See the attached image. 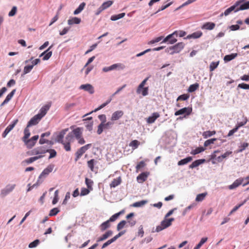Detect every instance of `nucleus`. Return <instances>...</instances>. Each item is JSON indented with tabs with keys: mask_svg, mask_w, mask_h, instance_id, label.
Masks as SVG:
<instances>
[{
	"mask_svg": "<svg viewBox=\"0 0 249 249\" xmlns=\"http://www.w3.org/2000/svg\"><path fill=\"white\" fill-rule=\"evenodd\" d=\"M74 139L78 140V143L80 144L85 143V141L82 137V128L77 127L74 129L72 131L69 132L67 135V140L69 142H73Z\"/></svg>",
	"mask_w": 249,
	"mask_h": 249,
	"instance_id": "obj_1",
	"label": "nucleus"
},
{
	"mask_svg": "<svg viewBox=\"0 0 249 249\" xmlns=\"http://www.w3.org/2000/svg\"><path fill=\"white\" fill-rule=\"evenodd\" d=\"M184 46L185 44L184 43L179 42L174 46L167 48L165 50V52L173 55L174 53H179L184 48Z\"/></svg>",
	"mask_w": 249,
	"mask_h": 249,
	"instance_id": "obj_2",
	"label": "nucleus"
},
{
	"mask_svg": "<svg viewBox=\"0 0 249 249\" xmlns=\"http://www.w3.org/2000/svg\"><path fill=\"white\" fill-rule=\"evenodd\" d=\"M64 137L63 135L59 134L55 138V141L63 144L66 151H70L71 150V142L67 141V136L64 140L63 139Z\"/></svg>",
	"mask_w": 249,
	"mask_h": 249,
	"instance_id": "obj_3",
	"label": "nucleus"
},
{
	"mask_svg": "<svg viewBox=\"0 0 249 249\" xmlns=\"http://www.w3.org/2000/svg\"><path fill=\"white\" fill-rule=\"evenodd\" d=\"M237 6L236 11L249 9V0H238L235 2Z\"/></svg>",
	"mask_w": 249,
	"mask_h": 249,
	"instance_id": "obj_4",
	"label": "nucleus"
},
{
	"mask_svg": "<svg viewBox=\"0 0 249 249\" xmlns=\"http://www.w3.org/2000/svg\"><path fill=\"white\" fill-rule=\"evenodd\" d=\"M16 184H7L4 188L0 190V196L3 198L12 192L15 188Z\"/></svg>",
	"mask_w": 249,
	"mask_h": 249,
	"instance_id": "obj_5",
	"label": "nucleus"
},
{
	"mask_svg": "<svg viewBox=\"0 0 249 249\" xmlns=\"http://www.w3.org/2000/svg\"><path fill=\"white\" fill-rule=\"evenodd\" d=\"M91 146V144L89 143V144H87L81 147L79 149H78L75 154V158L74 159L75 161H77L81 157V156L83 155V154L84 153H85L87 150H88L89 148H90Z\"/></svg>",
	"mask_w": 249,
	"mask_h": 249,
	"instance_id": "obj_6",
	"label": "nucleus"
},
{
	"mask_svg": "<svg viewBox=\"0 0 249 249\" xmlns=\"http://www.w3.org/2000/svg\"><path fill=\"white\" fill-rule=\"evenodd\" d=\"M125 66L122 63L114 64L109 67H105L103 68L102 71L105 72H107L115 70H124Z\"/></svg>",
	"mask_w": 249,
	"mask_h": 249,
	"instance_id": "obj_7",
	"label": "nucleus"
},
{
	"mask_svg": "<svg viewBox=\"0 0 249 249\" xmlns=\"http://www.w3.org/2000/svg\"><path fill=\"white\" fill-rule=\"evenodd\" d=\"M46 149L44 146H40L28 151L27 154L30 156L33 155H43V154L46 153Z\"/></svg>",
	"mask_w": 249,
	"mask_h": 249,
	"instance_id": "obj_8",
	"label": "nucleus"
},
{
	"mask_svg": "<svg viewBox=\"0 0 249 249\" xmlns=\"http://www.w3.org/2000/svg\"><path fill=\"white\" fill-rule=\"evenodd\" d=\"M54 165L53 164L49 165L45 169H44L39 175L37 179V182L41 180L42 178H45L51 172H52Z\"/></svg>",
	"mask_w": 249,
	"mask_h": 249,
	"instance_id": "obj_9",
	"label": "nucleus"
},
{
	"mask_svg": "<svg viewBox=\"0 0 249 249\" xmlns=\"http://www.w3.org/2000/svg\"><path fill=\"white\" fill-rule=\"evenodd\" d=\"M176 34V32H174L172 34L168 35L163 39L161 43L167 42L168 44H173L177 41Z\"/></svg>",
	"mask_w": 249,
	"mask_h": 249,
	"instance_id": "obj_10",
	"label": "nucleus"
},
{
	"mask_svg": "<svg viewBox=\"0 0 249 249\" xmlns=\"http://www.w3.org/2000/svg\"><path fill=\"white\" fill-rule=\"evenodd\" d=\"M18 119L14 120L12 123L10 124L5 129L4 132L2 134V137L5 138L7 135L13 129L16 124L18 123Z\"/></svg>",
	"mask_w": 249,
	"mask_h": 249,
	"instance_id": "obj_11",
	"label": "nucleus"
},
{
	"mask_svg": "<svg viewBox=\"0 0 249 249\" xmlns=\"http://www.w3.org/2000/svg\"><path fill=\"white\" fill-rule=\"evenodd\" d=\"M192 109L191 107H184L182 108L175 113V116L185 114V115H189L191 114Z\"/></svg>",
	"mask_w": 249,
	"mask_h": 249,
	"instance_id": "obj_12",
	"label": "nucleus"
},
{
	"mask_svg": "<svg viewBox=\"0 0 249 249\" xmlns=\"http://www.w3.org/2000/svg\"><path fill=\"white\" fill-rule=\"evenodd\" d=\"M79 89L88 91L90 94H92L94 93V87L89 84L81 85L79 87Z\"/></svg>",
	"mask_w": 249,
	"mask_h": 249,
	"instance_id": "obj_13",
	"label": "nucleus"
},
{
	"mask_svg": "<svg viewBox=\"0 0 249 249\" xmlns=\"http://www.w3.org/2000/svg\"><path fill=\"white\" fill-rule=\"evenodd\" d=\"M41 119L39 117V115H36L28 122L27 124V127H31L33 125L37 124Z\"/></svg>",
	"mask_w": 249,
	"mask_h": 249,
	"instance_id": "obj_14",
	"label": "nucleus"
},
{
	"mask_svg": "<svg viewBox=\"0 0 249 249\" xmlns=\"http://www.w3.org/2000/svg\"><path fill=\"white\" fill-rule=\"evenodd\" d=\"M168 221L166 218H164V219L161 222L160 224L157 226L155 231L159 232L169 227L170 225H168Z\"/></svg>",
	"mask_w": 249,
	"mask_h": 249,
	"instance_id": "obj_15",
	"label": "nucleus"
},
{
	"mask_svg": "<svg viewBox=\"0 0 249 249\" xmlns=\"http://www.w3.org/2000/svg\"><path fill=\"white\" fill-rule=\"evenodd\" d=\"M124 115V112L122 110H117L115 111L112 114L111 121H114L119 120Z\"/></svg>",
	"mask_w": 249,
	"mask_h": 249,
	"instance_id": "obj_16",
	"label": "nucleus"
},
{
	"mask_svg": "<svg viewBox=\"0 0 249 249\" xmlns=\"http://www.w3.org/2000/svg\"><path fill=\"white\" fill-rule=\"evenodd\" d=\"M244 180V178H239L236 179L232 184L229 186V189L230 190H233L237 187H238L239 185H240Z\"/></svg>",
	"mask_w": 249,
	"mask_h": 249,
	"instance_id": "obj_17",
	"label": "nucleus"
},
{
	"mask_svg": "<svg viewBox=\"0 0 249 249\" xmlns=\"http://www.w3.org/2000/svg\"><path fill=\"white\" fill-rule=\"evenodd\" d=\"M50 106L46 105L43 107L41 108L39 111V113H38L37 115H39V117H40L41 119H42V117H43L47 113L48 110L50 108Z\"/></svg>",
	"mask_w": 249,
	"mask_h": 249,
	"instance_id": "obj_18",
	"label": "nucleus"
},
{
	"mask_svg": "<svg viewBox=\"0 0 249 249\" xmlns=\"http://www.w3.org/2000/svg\"><path fill=\"white\" fill-rule=\"evenodd\" d=\"M111 99H109L107 100L105 103L102 104L98 107L95 108L94 110H92L91 112L85 114L83 117L86 116L88 115L91 114L93 112H97V111L100 110L101 109L105 107L107 105H108L111 102Z\"/></svg>",
	"mask_w": 249,
	"mask_h": 249,
	"instance_id": "obj_19",
	"label": "nucleus"
},
{
	"mask_svg": "<svg viewBox=\"0 0 249 249\" xmlns=\"http://www.w3.org/2000/svg\"><path fill=\"white\" fill-rule=\"evenodd\" d=\"M236 9L237 6L235 2L233 5L231 6L224 11V15L225 16H227L232 11H233L234 13L238 12V11H236Z\"/></svg>",
	"mask_w": 249,
	"mask_h": 249,
	"instance_id": "obj_20",
	"label": "nucleus"
},
{
	"mask_svg": "<svg viewBox=\"0 0 249 249\" xmlns=\"http://www.w3.org/2000/svg\"><path fill=\"white\" fill-rule=\"evenodd\" d=\"M160 117V114L158 112L153 113L151 116H149L147 119V122L148 124L153 123L155 120Z\"/></svg>",
	"mask_w": 249,
	"mask_h": 249,
	"instance_id": "obj_21",
	"label": "nucleus"
},
{
	"mask_svg": "<svg viewBox=\"0 0 249 249\" xmlns=\"http://www.w3.org/2000/svg\"><path fill=\"white\" fill-rule=\"evenodd\" d=\"M43 157H44V155H38V156L31 157L29 159L25 160L23 161V162H25V163L29 164H30L39 159L43 158Z\"/></svg>",
	"mask_w": 249,
	"mask_h": 249,
	"instance_id": "obj_22",
	"label": "nucleus"
},
{
	"mask_svg": "<svg viewBox=\"0 0 249 249\" xmlns=\"http://www.w3.org/2000/svg\"><path fill=\"white\" fill-rule=\"evenodd\" d=\"M215 26V24L214 23L211 22H207L203 25L201 28H202V29L212 30L213 29H214Z\"/></svg>",
	"mask_w": 249,
	"mask_h": 249,
	"instance_id": "obj_23",
	"label": "nucleus"
},
{
	"mask_svg": "<svg viewBox=\"0 0 249 249\" xmlns=\"http://www.w3.org/2000/svg\"><path fill=\"white\" fill-rule=\"evenodd\" d=\"M113 234V231L111 230H109L107 231L105 233L103 234L101 237H100L97 240V242H100L104 241L107 239L108 237L112 235Z\"/></svg>",
	"mask_w": 249,
	"mask_h": 249,
	"instance_id": "obj_24",
	"label": "nucleus"
},
{
	"mask_svg": "<svg viewBox=\"0 0 249 249\" xmlns=\"http://www.w3.org/2000/svg\"><path fill=\"white\" fill-rule=\"evenodd\" d=\"M205 161L206 160L205 159H199L196 160L193 162L192 163L189 165V168L193 169L196 167L201 164L204 163Z\"/></svg>",
	"mask_w": 249,
	"mask_h": 249,
	"instance_id": "obj_25",
	"label": "nucleus"
},
{
	"mask_svg": "<svg viewBox=\"0 0 249 249\" xmlns=\"http://www.w3.org/2000/svg\"><path fill=\"white\" fill-rule=\"evenodd\" d=\"M81 21V19L80 18H78L77 17H73L72 18H70L68 20V24L69 25H71L74 24H79Z\"/></svg>",
	"mask_w": 249,
	"mask_h": 249,
	"instance_id": "obj_26",
	"label": "nucleus"
},
{
	"mask_svg": "<svg viewBox=\"0 0 249 249\" xmlns=\"http://www.w3.org/2000/svg\"><path fill=\"white\" fill-rule=\"evenodd\" d=\"M121 183V178L120 177H119L117 178H114L111 181L110 184V188H115L116 186H118Z\"/></svg>",
	"mask_w": 249,
	"mask_h": 249,
	"instance_id": "obj_27",
	"label": "nucleus"
},
{
	"mask_svg": "<svg viewBox=\"0 0 249 249\" xmlns=\"http://www.w3.org/2000/svg\"><path fill=\"white\" fill-rule=\"evenodd\" d=\"M202 35V33L201 31H197L193 33V34L188 35L187 38H198L201 37Z\"/></svg>",
	"mask_w": 249,
	"mask_h": 249,
	"instance_id": "obj_28",
	"label": "nucleus"
},
{
	"mask_svg": "<svg viewBox=\"0 0 249 249\" xmlns=\"http://www.w3.org/2000/svg\"><path fill=\"white\" fill-rule=\"evenodd\" d=\"M192 160V158L191 157H188L185 159H182L178 162V166H181L186 164L188 162Z\"/></svg>",
	"mask_w": 249,
	"mask_h": 249,
	"instance_id": "obj_29",
	"label": "nucleus"
},
{
	"mask_svg": "<svg viewBox=\"0 0 249 249\" xmlns=\"http://www.w3.org/2000/svg\"><path fill=\"white\" fill-rule=\"evenodd\" d=\"M237 55L238 54L237 53L226 55L224 57V60L225 62L230 61L231 60L234 59L237 56Z\"/></svg>",
	"mask_w": 249,
	"mask_h": 249,
	"instance_id": "obj_30",
	"label": "nucleus"
},
{
	"mask_svg": "<svg viewBox=\"0 0 249 249\" xmlns=\"http://www.w3.org/2000/svg\"><path fill=\"white\" fill-rule=\"evenodd\" d=\"M97 161L94 159H91L87 162L88 167L91 171H94V165L96 164Z\"/></svg>",
	"mask_w": 249,
	"mask_h": 249,
	"instance_id": "obj_31",
	"label": "nucleus"
},
{
	"mask_svg": "<svg viewBox=\"0 0 249 249\" xmlns=\"http://www.w3.org/2000/svg\"><path fill=\"white\" fill-rule=\"evenodd\" d=\"M147 203H148V201L147 200H141V201H137V202H136L134 203L132 205V206L134 207H142V206H144V205H145Z\"/></svg>",
	"mask_w": 249,
	"mask_h": 249,
	"instance_id": "obj_32",
	"label": "nucleus"
},
{
	"mask_svg": "<svg viewBox=\"0 0 249 249\" xmlns=\"http://www.w3.org/2000/svg\"><path fill=\"white\" fill-rule=\"evenodd\" d=\"M110 227V222L107 220V221L102 223L100 226V228L101 231H103L107 228Z\"/></svg>",
	"mask_w": 249,
	"mask_h": 249,
	"instance_id": "obj_33",
	"label": "nucleus"
},
{
	"mask_svg": "<svg viewBox=\"0 0 249 249\" xmlns=\"http://www.w3.org/2000/svg\"><path fill=\"white\" fill-rule=\"evenodd\" d=\"M23 142H24L27 147L29 149L32 148L36 143L35 142L33 141L31 139H27L25 140V141Z\"/></svg>",
	"mask_w": 249,
	"mask_h": 249,
	"instance_id": "obj_34",
	"label": "nucleus"
},
{
	"mask_svg": "<svg viewBox=\"0 0 249 249\" xmlns=\"http://www.w3.org/2000/svg\"><path fill=\"white\" fill-rule=\"evenodd\" d=\"M215 131H206L202 133V136L204 138L207 139L209 137H210L214 135V134H215Z\"/></svg>",
	"mask_w": 249,
	"mask_h": 249,
	"instance_id": "obj_35",
	"label": "nucleus"
},
{
	"mask_svg": "<svg viewBox=\"0 0 249 249\" xmlns=\"http://www.w3.org/2000/svg\"><path fill=\"white\" fill-rule=\"evenodd\" d=\"M199 88V84L196 83L194 84L191 85L188 89L189 92H193L197 90Z\"/></svg>",
	"mask_w": 249,
	"mask_h": 249,
	"instance_id": "obj_36",
	"label": "nucleus"
},
{
	"mask_svg": "<svg viewBox=\"0 0 249 249\" xmlns=\"http://www.w3.org/2000/svg\"><path fill=\"white\" fill-rule=\"evenodd\" d=\"M205 150V148H204L203 147H202V146L198 147H197L195 149L192 150L191 152V154L192 155H195L199 154L202 152L204 151Z\"/></svg>",
	"mask_w": 249,
	"mask_h": 249,
	"instance_id": "obj_37",
	"label": "nucleus"
},
{
	"mask_svg": "<svg viewBox=\"0 0 249 249\" xmlns=\"http://www.w3.org/2000/svg\"><path fill=\"white\" fill-rule=\"evenodd\" d=\"M207 195V193L205 192L201 194H199L196 196V201L197 202L202 201L204 199L206 196Z\"/></svg>",
	"mask_w": 249,
	"mask_h": 249,
	"instance_id": "obj_38",
	"label": "nucleus"
},
{
	"mask_svg": "<svg viewBox=\"0 0 249 249\" xmlns=\"http://www.w3.org/2000/svg\"><path fill=\"white\" fill-rule=\"evenodd\" d=\"M86 5V3L85 2L81 3L78 6V7L75 9L73 12L74 15H77L81 12V11L84 9L85 6Z\"/></svg>",
	"mask_w": 249,
	"mask_h": 249,
	"instance_id": "obj_39",
	"label": "nucleus"
},
{
	"mask_svg": "<svg viewBox=\"0 0 249 249\" xmlns=\"http://www.w3.org/2000/svg\"><path fill=\"white\" fill-rule=\"evenodd\" d=\"M148 77H147L146 78H145L141 83V84L139 85L138 88H137V93H141V90L142 89V88H143L144 86V85H145L147 81L148 80Z\"/></svg>",
	"mask_w": 249,
	"mask_h": 249,
	"instance_id": "obj_40",
	"label": "nucleus"
},
{
	"mask_svg": "<svg viewBox=\"0 0 249 249\" xmlns=\"http://www.w3.org/2000/svg\"><path fill=\"white\" fill-rule=\"evenodd\" d=\"M140 144V142H139L138 141L136 140H133L132 141L129 145L132 147V148L134 150V149H137L139 145Z\"/></svg>",
	"mask_w": 249,
	"mask_h": 249,
	"instance_id": "obj_41",
	"label": "nucleus"
},
{
	"mask_svg": "<svg viewBox=\"0 0 249 249\" xmlns=\"http://www.w3.org/2000/svg\"><path fill=\"white\" fill-rule=\"evenodd\" d=\"M147 176L145 173L140 174L137 178V180L140 182H142L146 180Z\"/></svg>",
	"mask_w": 249,
	"mask_h": 249,
	"instance_id": "obj_42",
	"label": "nucleus"
},
{
	"mask_svg": "<svg viewBox=\"0 0 249 249\" xmlns=\"http://www.w3.org/2000/svg\"><path fill=\"white\" fill-rule=\"evenodd\" d=\"M124 16V13H122L118 15H114L111 17L110 19L112 21H115L123 18Z\"/></svg>",
	"mask_w": 249,
	"mask_h": 249,
	"instance_id": "obj_43",
	"label": "nucleus"
},
{
	"mask_svg": "<svg viewBox=\"0 0 249 249\" xmlns=\"http://www.w3.org/2000/svg\"><path fill=\"white\" fill-rule=\"evenodd\" d=\"M46 153L48 152L50 153V156L49 159L54 158L57 154L56 151L54 149H46L45 150Z\"/></svg>",
	"mask_w": 249,
	"mask_h": 249,
	"instance_id": "obj_44",
	"label": "nucleus"
},
{
	"mask_svg": "<svg viewBox=\"0 0 249 249\" xmlns=\"http://www.w3.org/2000/svg\"><path fill=\"white\" fill-rule=\"evenodd\" d=\"M24 136L22 138V141H25V140L28 139L30 136V132L29 129V127H27V126L24 130Z\"/></svg>",
	"mask_w": 249,
	"mask_h": 249,
	"instance_id": "obj_45",
	"label": "nucleus"
},
{
	"mask_svg": "<svg viewBox=\"0 0 249 249\" xmlns=\"http://www.w3.org/2000/svg\"><path fill=\"white\" fill-rule=\"evenodd\" d=\"M207 237H203L199 243L194 248V249H199L207 241Z\"/></svg>",
	"mask_w": 249,
	"mask_h": 249,
	"instance_id": "obj_46",
	"label": "nucleus"
},
{
	"mask_svg": "<svg viewBox=\"0 0 249 249\" xmlns=\"http://www.w3.org/2000/svg\"><path fill=\"white\" fill-rule=\"evenodd\" d=\"M246 202V200H245L243 202L241 203L240 204H239L238 205L235 206L230 212V213L229 214V215H231L233 213L236 212L240 207H241L242 206H243L245 202Z\"/></svg>",
	"mask_w": 249,
	"mask_h": 249,
	"instance_id": "obj_47",
	"label": "nucleus"
},
{
	"mask_svg": "<svg viewBox=\"0 0 249 249\" xmlns=\"http://www.w3.org/2000/svg\"><path fill=\"white\" fill-rule=\"evenodd\" d=\"M33 68V65H27V66H25L24 68L23 72V74H22V76L32 71Z\"/></svg>",
	"mask_w": 249,
	"mask_h": 249,
	"instance_id": "obj_48",
	"label": "nucleus"
},
{
	"mask_svg": "<svg viewBox=\"0 0 249 249\" xmlns=\"http://www.w3.org/2000/svg\"><path fill=\"white\" fill-rule=\"evenodd\" d=\"M113 1L108 0L107 1L104 2L101 6L104 10H105L110 7L113 4Z\"/></svg>",
	"mask_w": 249,
	"mask_h": 249,
	"instance_id": "obj_49",
	"label": "nucleus"
},
{
	"mask_svg": "<svg viewBox=\"0 0 249 249\" xmlns=\"http://www.w3.org/2000/svg\"><path fill=\"white\" fill-rule=\"evenodd\" d=\"M16 91V89L12 90V91L7 95L4 100L6 101L7 103H8L15 94Z\"/></svg>",
	"mask_w": 249,
	"mask_h": 249,
	"instance_id": "obj_50",
	"label": "nucleus"
},
{
	"mask_svg": "<svg viewBox=\"0 0 249 249\" xmlns=\"http://www.w3.org/2000/svg\"><path fill=\"white\" fill-rule=\"evenodd\" d=\"M85 183L88 189L92 190V186L93 185V182L91 179L88 178H86Z\"/></svg>",
	"mask_w": 249,
	"mask_h": 249,
	"instance_id": "obj_51",
	"label": "nucleus"
},
{
	"mask_svg": "<svg viewBox=\"0 0 249 249\" xmlns=\"http://www.w3.org/2000/svg\"><path fill=\"white\" fill-rule=\"evenodd\" d=\"M216 140H217V139H216V138H213V139H211L207 140H206V141L204 142V146L205 147H207V146H208L209 145H210V144L214 143V142Z\"/></svg>",
	"mask_w": 249,
	"mask_h": 249,
	"instance_id": "obj_52",
	"label": "nucleus"
},
{
	"mask_svg": "<svg viewBox=\"0 0 249 249\" xmlns=\"http://www.w3.org/2000/svg\"><path fill=\"white\" fill-rule=\"evenodd\" d=\"M59 211H60L58 209V208H54L52 209V210H51V211H50L49 215L50 216H54V215H56L59 212Z\"/></svg>",
	"mask_w": 249,
	"mask_h": 249,
	"instance_id": "obj_53",
	"label": "nucleus"
},
{
	"mask_svg": "<svg viewBox=\"0 0 249 249\" xmlns=\"http://www.w3.org/2000/svg\"><path fill=\"white\" fill-rule=\"evenodd\" d=\"M126 222L125 220H122L120 223H119L117 226V230L118 231H120L124 227L126 224Z\"/></svg>",
	"mask_w": 249,
	"mask_h": 249,
	"instance_id": "obj_54",
	"label": "nucleus"
},
{
	"mask_svg": "<svg viewBox=\"0 0 249 249\" xmlns=\"http://www.w3.org/2000/svg\"><path fill=\"white\" fill-rule=\"evenodd\" d=\"M85 124L87 129L89 131H91L92 130V127L93 124V121L85 122Z\"/></svg>",
	"mask_w": 249,
	"mask_h": 249,
	"instance_id": "obj_55",
	"label": "nucleus"
},
{
	"mask_svg": "<svg viewBox=\"0 0 249 249\" xmlns=\"http://www.w3.org/2000/svg\"><path fill=\"white\" fill-rule=\"evenodd\" d=\"M190 97V95L188 94H182L180 96H179L178 98H177V101H179V100H183V101H185V100H187Z\"/></svg>",
	"mask_w": 249,
	"mask_h": 249,
	"instance_id": "obj_56",
	"label": "nucleus"
},
{
	"mask_svg": "<svg viewBox=\"0 0 249 249\" xmlns=\"http://www.w3.org/2000/svg\"><path fill=\"white\" fill-rule=\"evenodd\" d=\"M219 64V61L217 62H212L210 65V71H213L216 69Z\"/></svg>",
	"mask_w": 249,
	"mask_h": 249,
	"instance_id": "obj_57",
	"label": "nucleus"
},
{
	"mask_svg": "<svg viewBox=\"0 0 249 249\" xmlns=\"http://www.w3.org/2000/svg\"><path fill=\"white\" fill-rule=\"evenodd\" d=\"M59 197H58V190H57L55 191L54 194V197L52 201L53 204L54 205L58 201Z\"/></svg>",
	"mask_w": 249,
	"mask_h": 249,
	"instance_id": "obj_58",
	"label": "nucleus"
},
{
	"mask_svg": "<svg viewBox=\"0 0 249 249\" xmlns=\"http://www.w3.org/2000/svg\"><path fill=\"white\" fill-rule=\"evenodd\" d=\"M239 88L244 89H249V84L244 83L239 84L237 86V89H238Z\"/></svg>",
	"mask_w": 249,
	"mask_h": 249,
	"instance_id": "obj_59",
	"label": "nucleus"
},
{
	"mask_svg": "<svg viewBox=\"0 0 249 249\" xmlns=\"http://www.w3.org/2000/svg\"><path fill=\"white\" fill-rule=\"evenodd\" d=\"M40 243V241L38 239H36L34 240L33 242L30 243L29 245V248H33L36 247Z\"/></svg>",
	"mask_w": 249,
	"mask_h": 249,
	"instance_id": "obj_60",
	"label": "nucleus"
},
{
	"mask_svg": "<svg viewBox=\"0 0 249 249\" xmlns=\"http://www.w3.org/2000/svg\"><path fill=\"white\" fill-rule=\"evenodd\" d=\"M162 39H163V36H159V37H157V38H155L154 39H152V40L150 41L148 43V44H154V43H156L160 42Z\"/></svg>",
	"mask_w": 249,
	"mask_h": 249,
	"instance_id": "obj_61",
	"label": "nucleus"
},
{
	"mask_svg": "<svg viewBox=\"0 0 249 249\" xmlns=\"http://www.w3.org/2000/svg\"><path fill=\"white\" fill-rule=\"evenodd\" d=\"M17 12V7L15 6H13L11 10V11L9 12L8 14V16L9 17H13L16 15Z\"/></svg>",
	"mask_w": 249,
	"mask_h": 249,
	"instance_id": "obj_62",
	"label": "nucleus"
},
{
	"mask_svg": "<svg viewBox=\"0 0 249 249\" xmlns=\"http://www.w3.org/2000/svg\"><path fill=\"white\" fill-rule=\"evenodd\" d=\"M114 123L113 121H108L107 123L104 124V129H110L113 125Z\"/></svg>",
	"mask_w": 249,
	"mask_h": 249,
	"instance_id": "obj_63",
	"label": "nucleus"
},
{
	"mask_svg": "<svg viewBox=\"0 0 249 249\" xmlns=\"http://www.w3.org/2000/svg\"><path fill=\"white\" fill-rule=\"evenodd\" d=\"M89 189H87L86 188H82L81 190L80 195L81 196H86L89 193Z\"/></svg>",
	"mask_w": 249,
	"mask_h": 249,
	"instance_id": "obj_64",
	"label": "nucleus"
}]
</instances>
